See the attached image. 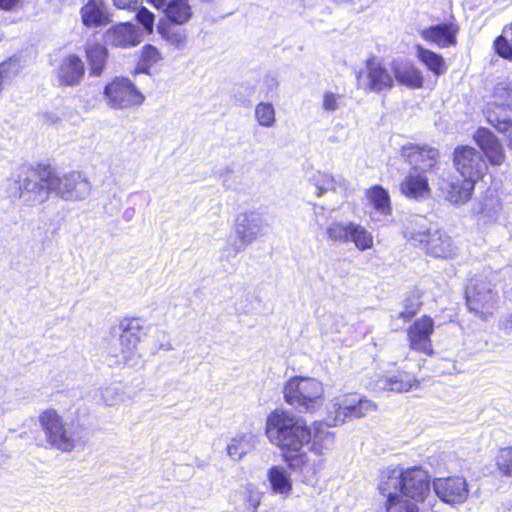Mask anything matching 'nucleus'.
Instances as JSON below:
<instances>
[{"instance_id":"nucleus-31","label":"nucleus","mask_w":512,"mask_h":512,"mask_svg":"<svg viewBox=\"0 0 512 512\" xmlns=\"http://www.w3.org/2000/svg\"><path fill=\"white\" fill-rule=\"evenodd\" d=\"M475 184L472 181L462 179L452 181L446 184V186L442 187V191L446 195V199L457 205H461L470 200Z\"/></svg>"},{"instance_id":"nucleus-60","label":"nucleus","mask_w":512,"mask_h":512,"mask_svg":"<svg viewBox=\"0 0 512 512\" xmlns=\"http://www.w3.org/2000/svg\"><path fill=\"white\" fill-rule=\"evenodd\" d=\"M331 330L334 331V332H339L340 331L338 327H335L334 329H331Z\"/></svg>"},{"instance_id":"nucleus-47","label":"nucleus","mask_w":512,"mask_h":512,"mask_svg":"<svg viewBox=\"0 0 512 512\" xmlns=\"http://www.w3.org/2000/svg\"><path fill=\"white\" fill-rule=\"evenodd\" d=\"M161 59V54L152 45H145L141 53V65L149 68Z\"/></svg>"},{"instance_id":"nucleus-5","label":"nucleus","mask_w":512,"mask_h":512,"mask_svg":"<svg viewBox=\"0 0 512 512\" xmlns=\"http://www.w3.org/2000/svg\"><path fill=\"white\" fill-rule=\"evenodd\" d=\"M494 272L473 276L466 287V304L470 312L482 320L492 317L498 308L500 295Z\"/></svg>"},{"instance_id":"nucleus-42","label":"nucleus","mask_w":512,"mask_h":512,"mask_svg":"<svg viewBox=\"0 0 512 512\" xmlns=\"http://www.w3.org/2000/svg\"><path fill=\"white\" fill-rule=\"evenodd\" d=\"M345 94L333 91H325L322 96V109L327 113H333L346 107Z\"/></svg>"},{"instance_id":"nucleus-13","label":"nucleus","mask_w":512,"mask_h":512,"mask_svg":"<svg viewBox=\"0 0 512 512\" xmlns=\"http://www.w3.org/2000/svg\"><path fill=\"white\" fill-rule=\"evenodd\" d=\"M495 110L489 112V122L504 135L507 145L512 149V119L508 110H512V93L503 87L495 89Z\"/></svg>"},{"instance_id":"nucleus-41","label":"nucleus","mask_w":512,"mask_h":512,"mask_svg":"<svg viewBox=\"0 0 512 512\" xmlns=\"http://www.w3.org/2000/svg\"><path fill=\"white\" fill-rule=\"evenodd\" d=\"M387 497L385 507L387 512H419L416 503L404 499L399 494L385 495Z\"/></svg>"},{"instance_id":"nucleus-26","label":"nucleus","mask_w":512,"mask_h":512,"mask_svg":"<svg viewBox=\"0 0 512 512\" xmlns=\"http://www.w3.org/2000/svg\"><path fill=\"white\" fill-rule=\"evenodd\" d=\"M157 9H163L166 17L175 24H184L192 16L188 0H150Z\"/></svg>"},{"instance_id":"nucleus-39","label":"nucleus","mask_w":512,"mask_h":512,"mask_svg":"<svg viewBox=\"0 0 512 512\" xmlns=\"http://www.w3.org/2000/svg\"><path fill=\"white\" fill-rule=\"evenodd\" d=\"M254 117L259 126L272 128L276 124V110L270 102H259L255 106Z\"/></svg>"},{"instance_id":"nucleus-44","label":"nucleus","mask_w":512,"mask_h":512,"mask_svg":"<svg viewBox=\"0 0 512 512\" xmlns=\"http://www.w3.org/2000/svg\"><path fill=\"white\" fill-rule=\"evenodd\" d=\"M101 399L108 407H115L124 401V391L118 384H111L101 390Z\"/></svg>"},{"instance_id":"nucleus-11","label":"nucleus","mask_w":512,"mask_h":512,"mask_svg":"<svg viewBox=\"0 0 512 512\" xmlns=\"http://www.w3.org/2000/svg\"><path fill=\"white\" fill-rule=\"evenodd\" d=\"M453 165L463 179L476 183L487 171L482 153L468 146H457L453 152Z\"/></svg>"},{"instance_id":"nucleus-36","label":"nucleus","mask_w":512,"mask_h":512,"mask_svg":"<svg viewBox=\"0 0 512 512\" xmlns=\"http://www.w3.org/2000/svg\"><path fill=\"white\" fill-rule=\"evenodd\" d=\"M351 242L359 251H365L373 247L374 238L364 226L352 222L348 243Z\"/></svg>"},{"instance_id":"nucleus-1","label":"nucleus","mask_w":512,"mask_h":512,"mask_svg":"<svg viewBox=\"0 0 512 512\" xmlns=\"http://www.w3.org/2000/svg\"><path fill=\"white\" fill-rule=\"evenodd\" d=\"M378 489L382 495L399 494L418 504L430 496V477L421 467L388 468L381 473Z\"/></svg>"},{"instance_id":"nucleus-7","label":"nucleus","mask_w":512,"mask_h":512,"mask_svg":"<svg viewBox=\"0 0 512 512\" xmlns=\"http://www.w3.org/2000/svg\"><path fill=\"white\" fill-rule=\"evenodd\" d=\"M265 219L256 211H245L237 215L234 224V238L223 249L226 258H234L264 235Z\"/></svg>"},{"instance_id":"nucleus-59","label":"nucleus","mask_w":512,"mask_h":512,"mask_svg":"<svg viewBox=\"0 0 512 512\" xmlns=\"http://www.w3.org/2000/svg\"><path fill=\"white\" fill-rule=\"evenodd\" d=\"M333 1L336 2V3H346L349 0H333Z\"/></svg>"},{"instance_id":"nucleus-32","label":"nucleus","mask_w":512,"mask_h":512,"mask_svg":"<svg viewBox=\"0 0 512 512\" xmlns=\"http://www.w3.org/2000/svg\"><path fill=\"white\" fill-rule=\"evenodd\" d=\"M267 479L274 494L287 497L292 493V480L286 468L272 466L267 472Z\"/></svg>"},{"instance_id":"nucleus-23","label":"nucleus","mask_w":512,"mask_h":512,"mask_svg":"<svg viewBox=\"0 0 512 512\" xmlns=\"http://www.w3.org/2000/svg\"><path fill=\"white\" fill-rule=\"evenodd\" d=\"M393 78L399 84L410 89H419L423 86L421 71L407 61H394L391 66Z\"/></svg>"},{"instance_id":"nucleus-20","label":"nucleus","mask_w":512,"mask_h":512,"mask_svg":"<svg viewBox=\"0 0 512 512\" xmlns=\"http://www.w3.org/2000/svg\"><path fill=\"white\" fill-rule=\"evenodd\" d=\"M474 141L492 165L499 166L505 161V154L498 138L487 128H478L473 135Z\"/></svg>"},{"instance_id":"nucleus-29","label":"nucleus","mask_w":512,"mask_h":512,"mask_svg":"<svg viewBox=\"0 0 512 512\" xmlns=\"http://www.w3.org/2000/svg\"><path fill=\"white\" fill-rule=\"evenodd\" d=\"M310 184L315 188L318 197L325 193L345 191L347 189V181L343 177H334L329 173L317 171L309 178Z\"/></svg>"},{"instance_id":"nucleus-4","label":"nucleus","mask_w":512,"mask_h":512,"mask_svg":"<svg viewBox=\"0 0 512 512\" xmlns=\"http://www.w3.org/2000/svg\"><path fill=\"white\" fill-rule=\"evenodd\" d=\"M38 419L50 448L69 453L78 446H84L85 428L82 424L66 422L63 416L52 408L42 411Z\"/></svg>"},{"instance_id":"nucleus-21","label":"nucleus","mask_w":512,"mask_h":512,"mask_svg":"<svg viewBox=\"0 0 512 512\" xmlns=\"http://www.w3.org/2000/svg\"><path fill=\"white\" fill-rule=\"evenodd\" d=\"M84 63L77 55H68L60 63L57 79L60 85L77 86L84 77Z\"/></svg>"},{"instance_id":"nucleus-19","label":"nucleus","mask_w":512,"mask_h":512,"mask_svg":"<svg viewBox=\"0 0 512 512\" xmlns=\"http://www.w3.org/2000/svg\"><path fill=\"white\" fill-rule=\"evenodd\" d=\"M143 33L139 27L130 23H120L106 32V42L119 48H130L142 42Z\"/></svg>"},{"instance_id":"nucleus-25","label":"nucleus","mask_w":512,"mask_h":512,"mask_svg":"<svg viewBox=\"0 0 512 512\" xmlns=\"http://www.w3.org/2000/svg\"><path fill=\"white\" fill-rule=\"evenodd\" d=\"M419 382L411 374L399 371L389 376H381L376 380L375 386L377 390L392 392H407L412 387L418 386Z\"/></svg>"},{"instance_id":"nucleus-10","label":"nucleus","mask_w":512,"mask_h":512,"mask_svg":"<svg viewBox=\"0 0 512 512\" xmlns=\"http://www.w3.org/2000/svg\"><path fill=\"white\" fill-rule=\"evenodd\" d=\"M104 99L112 109H128L141 105L144 95L127 78H116L104 88Z\"/></svg>"},{"instance_id":"nucleus-8","label":"nucleus","mask_w":512,"mask_h":512,"mask_svg":"<svg viewBox=\"0 0 512 512\" xmlns=\"http://www.w3.org/2000/svg\"><path fill=\"white\" fill-rule=\"evenodd\" d=\"M376 404L358 394L344 393L327 404V426L343 424L347 418H361L376 410Z\"/></svg>"},{"instance_id":"nucleus-38","label":"nucleus","mask_w":512,"mask_h":512,"mask_svg":"<svg viewBox=\"0 0 512 512\" xmlns=\"http://www.w3.org/2000/svg\"><path fill=\"white\" fill-rule=\"evenodd\" d=\"M352 222L333 221L325 229L328 241L338 244H347Z\"/></svg>"},{"instance_id":"nucleus-18","label":"nucleus","mask_w":512,"mask_h":512,"mask_svg":"<svg viewBox=\"0 0 512 512\" xmlns=\"http://www.w3.org/2000/svg\"><path fill=\"white\" fill-rule=\"evenodd\" d=\"M434 331V321L429 316L417 319L408 329V340L411 349L425 354L432 353L431 335Z\"/></svg>"},{"instance_id":"nucleus-12","label":"nucleus","mask_w":512,"mask_h":512,"mask_svg":"<svg viewBox=\"0 0 512 512\" xmlns=\"http://www.w3.org/2000/svg\"><path fill=\"white\" fill-rule=\"evenodd\" d=\"M357 86L367 92L380 93L394 86V78L386 67L375 58L366 61V71L356 76Z\"/></svg>"},{"instance_id":"nucleus-6","label":"nucleus","mask_w":512,"mask_h":512,"mask_svg":"<svg viewBox=\"0 0 512 512\" xmlns=\"http://www.w3.org/2000/svg\"><path fill=\"white\" fill-rule=\"evenodd\" d=\"M286 403L299 412H313L321 407L324 400V386L313 377H292L283 389Z\"/></svg>"},{"instance_id":"nucleus-28","label":"nucleus","mask_w":512,"mask_h":512,"mask_svg":"<svg viewBox=\"0 0 512 512\" xmlns=\"http://www.w3.org/2000/svg\"><path fill=\"white\" fill-rule=\"evenodd\" d=\"M428 220L421 215H414L404 222V236L414 246H421L430 234Z\"/></svg>"},{"instance_id":"nucleus-22","label":"nucleus","mask_w":512,"mask_h":512,"mask_svg":"<svg viewBox=\"0 0 512 512\" xmlns=\"http://www.w3.org/2000/svg\"><path fill=\"white\" fill-rule=\"evenodd\" d=\"M458 27L452 23H442L423 29L420 34L428 42L440 48L455 46Z\"/></svg>"},{"instance_id":"nucleus-34","label":"nucleus","mask_w":512,"mask_h":512,"mask_svg":"<svg viewBox=\"0 0 512 512\" xmlns=\"http://www.w3.org/2000/svg\"><path fill=\"white\" fill-rule=\"evenodd\" d=\"M334 437V433L329 431L322 424L315 426L313 434L311 433V451L317 455L325 454L332 449Z\"/></svg>"},{"instance_id":"nucleus-53","label":"nucleus","mask_w":512,"mask_h":512,"mask_svg":"<svg viewBox=\"0 0 512 512\" xmlns=\"http://www.w3.org/2000/svg\"><path fill=\"white\" fill-rule=\"evenodd\" d=\"M498 327L507 334L512 332V312L504 315L499 320Z\"/></svg>"},{"instance_id":"nucleus-58","label":"nucleus","mask_w":512,"mask_h":512,"mask_svg":"<svg viewBox=\"0 0 512 512\" xmlns=\"http://www.w3.org/2000/svg\"><path fill=\"white\" fill-rule=\"evenodd\" d=\"M249 502H250V505H251V506H252V508H253V512H256L257 507L259 506V503H260V502H259V500H258V499H256V498L251 497V498H250V500H249Z\"/></svg>"},{"instance_id":"nucleus-40","label":"nucleus","mask_w":512,"mask_h":512,"mask_svg":"<svg viewBox=\"0 0 512 512\" xmlns=\"http://www.w3.org/2000/svg\"><path fill=\"white\" fill-rule=\"evenodd\" d=\"M157 29L165 40L177 48H180L185 44L186 35L182 29L176 28L175 26L165 22H160Z\"/></svg>"},{"instance_id":"nucleus-46","label":"nucleus","mask_w":512,"mask_h":512,"mask_svg":"<svg viewBox=\"0 0 512 512\" xmlns=\"http://www.w3.org/2000/svg\"><path fill=\"white\" fill-rule=\"evenodd\" d=\"M19 73V64L16 60L8 59L0 63V90L11 83Z\"/></svg>"},{"instance_id":"nucleus-3","label":"nucleus","mask_w":512,"mask_h":512,"mask_svg":"<svg viewBox=\"0 0 512 512\" xmlns=\"http://www.w3.org/2000/svg\"><path fill=\"white\" fill-rule=\"evenodd\" d=\"M50 168H34L24 165L19 167L12 177L7 179L6 192L13 200L20 201L26 206H36L44 203L50 193L48 186Z\"/></svg>"},{"instance_id":"nucleus-57","label":"nucleus","mask_w":512,"mask_h":512,"mask_svg":"<svg viewBox=\"0 0 512 512\" xmlns=\"http://www.w3.org/2000/svg\"><path fill=\"white\" fill-rule=\"evenodd\" d=\"M42 116L44 122L48 124H56L61 120L60 116L55 112H44Z\"/></svg>"},{"instance_id":"nucleus-49","label":"nucleus","mask_w":512,"mask_h":512,"mask_svg":"<svg viewBox=\"0 0 512 512\" xmlns=\"http://www.w3.org/2000/svg\"><path fill=\"white\" fill-rule=\"evenodd\" d=\"M137 20L143 25L147 32L151 33L154 24V15L145 7H142L136 14Z\"/></svg>"},{"instance_id":"nucleus-17","label":"nucleus","mask_w":512,"mask_h":512,"mask_svg":"<svg viewBox=\"0 0 512 512\" xmlns=\"http://www.w3.org/2000/svg\"><path fill=\"white\" fill-rule=\"evenodd\" d=\"M401 156L413 171L426 172L436 164L438 151L426 145L420 146L410 143L402 147Z\"/></svg>"},{"instance_id":"nucleus-35","label":"nucleus","mask_w":512,"mask_h":512,"mask_svg":"<svg viewBox=\"0 0 512 512\" xmlns=\"http://www.w3.org/2000/svg\"><path fill=\"white\" fill-rule=\"evenodd\" d=\"M416 56L436 76L444 74L447 70L444 58L429 49L418 45L416 47Z\"/></svg>"},{"instance_id":"nucleus-9","label":"nucleus","mask_w":512,"mask_h":512,"mask_svg":"<svg viewBox=\"0 0 512 512\" xmlns=\"http://www.w3.org/2000/svg\"><path fill=\"white\" fill-rule=\"evenodd\" d=\"M48 186L51 194L70 201L84 200L92 189L88 178L79 171H72L60 176L51 169Z\"/></svg>"},{"instance_id":"nucleus-45","label":"nucleus","mask_w":512,"mask_h":512,"mask_svg":"<svg viewBox=\"0 0 512 512\" xmlns=\"http://www.w3.org/2000/svg\"><path fill=\"white\" fill-rule=\"evenodd\" d=\"M496 467L503 477L512 479V446L500 449L496 456Z\"/></svg>"},{"instance_id":"nucleus-43","label":"nucleus","mask_w":512,"mask_h":512,"mask_svg":"<svg viewBox=\"0 0 512 512\" xmlns=\"http://www.w3.org/2000/svg\"><path fill=\"white\" fill-rule=\"evenodd\" d=\"M501 210V203L496 196L490 195L486 196L484 201L479 203L474 211L478 214L483 215V217L493 220L497 217L499 211Z\"/></svg>"},{"instance_id":"nucleus-48","label":"nucleus","mask_w":512,"mask_h":512,"mask_svg":"<svg viewBox=\"0 0 512 512\" xmlns=\"http://www.w3.org/2000/svg\"><path fill=\"white\" fill-rule=\"evenodd\" d=\"M279 82L274 75L267 74L264 76L260 86V92L267 98H273L278 90Z\"/></svg>"},{"instance_id":"nucleus-52","label":"nucleus","mask_w":512,"mask_h":512,"mask_svg":"<svg viewBox=\"0 0 512 512\" xmlns=\"http://www.w3.org/2000/svg\"><path fill=\"white\" fill-rule=\"evenodd\" d=\"M142 0H113L114 5L119 9H136Z\"/></svg>"},{"instance_id":"nucleus-50","label":"nucleus","mask_w":512,"mask_h":512,"mask_svg":"<svg viewBox=\"0 0 512 512\" xmlns=\"http://www.w3.org/2000/svg\"><path fill=\"white\" fill-rule=\"evenodd\" d=\"M496 52L503 58L512 60V45L504 37H498L495 40Z\"/></svg>"},{"instance_id":"nucleus-15","label":"nucleus","mask_w":512,"mask_h":512,"mask_svg":"<svg viewBox=\"0 0 512 512\" xmlns=\"http://www.w3.org/2000/svg\"><path fill=\"white\" fill-rule=\"evenodd\" d=\"M420 247L431 257L444 260L456 258L459 251L451 236L440 229L431 231Z\"/></svg>"},{"instance_id":"nucleus-51","label":"nucleus","mask_w":512,"mask_h":512,"mask_svg":"<svg viewBox=\"0 0 512 512\" xmlns=\"http://www.w3.org/2000/svg\"><path fill=\"white\" fill-rule=\"evenodd\" d=\"M154 337L156 338L154 344L156 350L169 351L172 349L168 334L165 331L157 329Z\"/></svg>"},{"instance_id":"nucleus-2","label":"nucleus","mask_w":512,"mask_h":512,"mask_svg":"<svg viewBox=\"0 0 512 512\" xmlns=\"http://www.w3.org/2000/svg\"><path fill=\"white\" fill-rule=\"evenodd\" d=\"M266 435L272 444L297 453L312 439L305 420L284 410H275L267 417Z\"/></svg>"},{"instance_id":"nucleus-24","label":"nucleus","mask_w":512,"mask_h":512,"mask_svg":"<svg viewBox=\"0 0 512 512\" xmlns=\"http://www.w3.org/2000/svg\"><path fill=\"white\" fill-rule=\"evenodd\" d=\"M400 190L410 199L421 200L430 196L428 179L417 171L410 172L401 182Z\"/></svg>"},{"instance_id":"nucleus-30","label":"nucleus","mask_w":512,"mask_h":512,"mask_svg":"<svg viewBox=\"0 0 512 512\" xmlns=\"http://www.w3.org/2000/svg\"><path fill=\"white\" fill-rule=\"evenodd\" d=\"M258 443V437L251 431L238 433L227 445L228 456L235 461H239L246 454L252 451Z\"/></svg>"},{"instance_id":"nucleus-33","label":"nucleus","mask_w":512,"mask_h":512,"mask_svg":"<svg viewBox=\"0 0 512 512\" xmlns=\"http://www.w3.org/2000/svg\"><path fill=\"white\" fill-rule=\"evenodd\" d=\"M86 59L91 76H100L105 68L108 52L104 45L97 42H89L85 48Z\"/></svg>"},{"instance_id":"nucleus-54","label":"nucleus","mask_w":512,"mask_h":512,"mask_svg":"<svg viewBox=\"0 0 512 512\" xmlns=\"http://www.w3.org/2000/svg\"><path fill=\"white\" fill-rule=\"evenodd\" d=\"M417 310H418V305H416V304L406 306L405 310L400 312L398 317L402 318L404 320H409L416 314Z\"/></svg>"},{"instance_id":"nucleus-56","label":"nucleus","mask_w":512,"mask_h":512,"mask_svg":"<svg viewBox=\"0 0 512 512\" xmlns=\"http://www.w3.org/2000/svg\"><path fill=\"white\" fill-rule=\"evenodd\" d=\"M21 3V0H0V9L13 10Z\"/></svg>"},{"instance_id":"nucleus-16","label":"nucleus","mask_w":512,"mask_h":512,"mask_svg":"<svg viewBox=\"0 0 512 512\" xmlns=\"http://www.w3.org/2000/svg\"><path fill=\"white\" fill-rule=\"evenodd\" d=\"M435 494L445 503H463L468 497V485L462 477L437 478L433 481Z\"/></svg>"},{"instance_id":"nucleus-27","label":"nucleus","mask_w":512,"mask_h":512,"mask_svg":"<svg viewBox=\"0 0 512 512\" xmlns=\"http://www.w3.org/2000/svg\"><path fill=\"white\" fill-rule=\"evenodd\" d=\"M86 27H99L110 22L107 6L103 0H89L80 10Z\"/></svg>"},{"instance_id":"nucleus-14","label":"nucleus","mask_w":512,"mask_h":512,"mask_svg":"<svg viewBox=\"0 0 512 512\" xmlns=\"http://www.w3.org/2000/svg\"><path fill=\"white\" fill-rule=\"evenodd\" d=\"M122 333L118 339L119 349L113 351L119 362L130 364L139 356L138 345L141 338V321L137 318L127 319L121 323Z\"/></svg>"},{"instance_id":"nucleus-37","label":"nucleus","mask_w":512,"mask_h":512,"mask_svg":"<svg viewBox=\"0 0 512 512\" xmlns=\"http://www.w3.org/2000/svg\"><path fill=\"white\" fill-rule=\"evenodd\" d=\"M367 197L375 210L383 215L391 212L390 197L388 192L381 186H374L367 192Z\"/></svg>"},{"instance_id":"nucleus-55","label":"nucleus","mask_w":512,"mask_h":512,"mask_svg":"<svg viewBox=\"0 0 512 512\" xmlns=\"http://www.w3.org/2000/svg\"><path fill=\"white\" fill-rule=\"evenodd\" d=\"M288 461V464L291 468L293 469H298L300 468L299 466L304 464L305 461H306V454L305 453H300L298 457H295V458H289L287 459Z\"/></svg>"}]
</instances>
